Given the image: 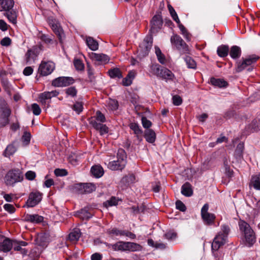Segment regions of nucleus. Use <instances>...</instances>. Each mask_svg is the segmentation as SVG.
I'll return each mask as SVG.
<instances>
[{
    "label": "nucleus",
    "mask_w": 260,
    "mask_h": 260,
    "mask_svg": "<svg viewBox=\"0 0 260 260\" xmlns=\"http://www.w3.org/2000/svg\"><path fill=\"white\" fill-rule=\"evenodd\" d=\"M41 40L46 44H52L53 40L46 35H42L41 36Z\"/></svg>",
    "instance_id": "57"
},
{
    "label": "nucleus",
    "mask_w": 260,
    "mask_h": 260,
    "mask_svg": "<svg viewBox=\"0 0 260 260\" xmlns=\"http://www.w3.org/2000/svg\"><path fill=\"white\" fill-rule=\"evenodd\" d=\"M22 140L25 145L28 144L30 140V134L25 132L22 137Z\"/></svg>",
    "instance_id": "56"
},
{
    "label": "nucleus",
    "mask_w": 260,
    "mask_h": 260,
    "mask_svg": "<svg viewBox=\"0 0 260 260\" xmlns=\"http://www.w3.org/2000/svg\"><path fill=\"white\" fill-rule=\"evenodd\" d=\"M4 208L6 211H8L10 213H13L15 211V209L13 205L10 204H6L4 205Z\"/></svg>",
    "instance_id": "59"
},
{
    "label": "nucleus",
    "mask_w": 260,
    "mask_h": 260,
    "mask_svg": "<svg viewBox=\"0 0 260 260\" xmlns=\"http://www.w3.org/2000/svg\"><path fill=\"white\" fill-rule=\"evenodd\" d=\"M11 44V40L9 37H5L1 41V44L3 46H9Z\"/></svg>",
    "instance_id": "61"
},
{
    "label": "nucleus",
    "mask_w": 260,
    "mask_h": 260,
    "mask_svg": "<svg viewBox=\"0 0 260 260\" xmlns=\"http://www.w3.org/2000/svg\"><path fill=\"white\" fill-rule=\"evenodd\" d=\"M249 187H253L255 189L260 190V174L252 176Z\"/></svg>",
    "instance_id": "21"
},
{
    "label": "nucleus",
    "mask_w": 260,
    "mask_h": 260,
    "mask_svg": "<svg viewBox=\"0 0 260 260\" xmlns=\"http://www.w3.org/2000/svg\"><path fill=\"white\" fill-rule=\"evenodd\" d=\"M25 177L29 180H32L36 177V173L31 171H27L25 174Z\"/></svg>",
    "instance_id": "63"
},
{
    "label": "nucleus",
    "mask_w": 260,
    "mask_h": 260,
    "mask_svg": "<svg viewBox=\"0 0 260 260\" xmlns=\"http://www.w3.org/2000/svg\"><path fill=\"white\" fill-rule=\"evenodd\" d=\"M13 245H0V251L8 252L12 248Z\"/></svg>",
    "instance_id": "58"
},
{
    "label": "nucleus",
    "mask_w": 260,
    "mask_h": 260,
    "mask_svg": "<svg viewBox=\"0 0 260 260\" xmlns=\"http://www.w3.org/2000/svg\"><path fill=\"white\" fill-rule=\"evenodd\" d=\"M73 109L77 113L79 114L83 110V104L81 102H76L73 107Z\"/></svg>",
    "instance_id": "49"
},
{
    "label": "nucleus",
    "mask_w": 260,
    "mask_h": 260,
    "mask_svg": "<svg viewBox=\"0 0 260 260\" xmlns=\"http://www.w3.org/2000/svg\"><path fill=\"white\" fill-rule=\"evenodd\" d=\"M165 237L168 240L174 239L176 238L177 234L174 232L170 231L165 234Z\"/></svg>",
    "instance_id": "62"
},
{
    "label": "nucleus",
    "mask_w": 260,
    "mask_h": 260,
    "mask_svg": "<svg viewBox=\"0 0 260 260\" xmlns=\"http://www.w3.org/2000/svg\"><path fill=\"white\" fill-rule=\"evenodd\" d=\"M178 24V27L180 30L182 35L183 37L187 40L189 41L191 39V36L190 34L188 32L186 28L184 26V25L181 23L180 21L179 23H177Z\"/></svg>",
    "instance_id": "34"
},
{
    "label": "nucleus",
    "mask_w": 260,
    "mask_h": 260,
    "mask_svg": "<svg viewBox=\"0 0 260 260\" xmlns=\"http://www.w3.org/2000/svg\"><path fill=\"white\" fill-rule=\"evenodd\" d=\"M91 172L94 177L100 178L103 175L104 170L101 166L95 165L92 167Z\"/></svg>",
    "instance_id": "26"
},
{
    "label": "nucleus",
    "mask_w": 260,
    "mask_h": 260,
    "mask_svg": "<svg viewBox=\"0 0 260 260\" xmlns=\"http://www.w3.org/2000/svg\"><path fill=\"white\" fill-rule=\"evenodd\" d=\"M83 187L85 189V191L87 192H91L95 189V185L91 183L86 184Z\"/></svg>",
    "instance_id": "54"
},
{
    "label": "nucleus",
    "mask_w": 260,
    "mask_h": 260,
    "mask_svg": "<svg viewBox=\"0 0 260 260\" xmlns=\"http://www.w3.org/2000/svg\"><path fill=\"white\" fill-rule=\"evenodd\" d=\"M172 100H173V103L175 106H179L182 103V100L181 98L178 95H175L173 96Z\"/></svg>",
    "instance_id": "55"
},
{
    "label": "nucleus",
    "mask_w": 260,
    "mask_h": 260,
    "mask_svg": "<svg viewBox=\"0 0 260 260\" xmlns=\"http://www.w3.org/2000/svg\"><path fill=\"white\" fill-rule=\"evenodd\" d=\"M37 241L40 243L51 242L50 236L47 233H41L38 234L37 237Z\"/></svg>",
    "instance_id": "30"
},
{
    "label": "nucleus",
    "mask_w": 260,
    "mask_h": 260,
    "mask_svg": "<svg viewBox=\"0 0 260 260\" xmlns=\"http://www.w3.org/2000/svg\"><path fill=\"white\" fill-rule=\"evenodd\" d=\"M112 248L115 251H131L140 250L142 247L141 245H111Z\"/></svg>",
    "instance_id": "12"
},
{
    "label": "nucleus",
    "mask_w": 260,
    "mask_h": 260,
    "mask_svg": "<svg viewBox=\"0 0 260 260\" xmlns=\"http://www.w3.org/2000/svg\"><path fill=\"white\" fill-rule=\"evenodd\" d=\"M176 208L180 211H185L186 210V207L185 205L180 201H177L176 202Z\"/></svg>",
    "instance_id": "60"
},
{
    "label": "nucleus",
    "mask_w": 260,
    "mask_h": 260,
    "mask_svg": "<svg viewBox=\"0 0 260 260\" xmlns=\"http://www.w3.org/2000/svg\"><path fill=\"white\" fill-rule=\"evenodd\" d=\"M208 204H204L201 209V215L203 220L207 224H210L213 222L215 217L213 214L209 213L208 212Z\"/></svg>",
    "instance_id": "13"
},
{
    "label": "nucleus",
    "mask_w": 260,
    "mask_h": 260,
    "mask_svg": "<svg viewBox=\"0 0 260 260\" xmlns=\"http://www.w3.org/2000/svg\"><path fill=\"white\" fill-rule=\"evenodd\" d=\"M43 216L38 214H27L24 216V220L26 221L30 222L33 223H39L43 221Z\"/></svg>",
    "instance_id": "18"
},
{
    "label": "nucleus",
    "mask_w": 260,
    "mask_h": 260,
    "mask_svg": "<svg viewBox=\"0 0 260 260\" xmlns=\"http://www.w3.org/2000/svg\"><path fill=\"white\" fill-rule=\"evenodd\" d=\"M129 127L132 129L134 133L138 137L139 135L142 134L143 132L138 124L136 123H131L129 124Z\"/></svg>",
    "instance_id": "40"
},
{
    "label": "nucleus",
    "mask_w": 260,
    "mask_h": 260,
    "mask_svg": "<svg viewBox=\"0 0 260 260\" xmlns=\"http://www.w3.org/2000/svg\"><path fill=\"white\" fill-rule=\"evenodd\" d=\"M86 43L88 47L92 51H96L99 48L98 42L90 37H87Z\"/></svg>",
    "instance_id": "25"
},
{
    "label": "nucleus",
    "mask_w": 260,
    "mask_h": 260,
    "mask_svg": "<svg viewBox=\"0 0 260 260\" xmlns=\"http://www.w3.org/2000/svg\"><path fill=\"white\" fill-rule=\"evenodd\" d=\"M14 5L13 0H0V12L9 11L12 9Z\"/></svg>",
    "instance_id": "16"
},
{
    "label": "nucleus",
    "mask_w": 260,
    "mask_h": 260,
    "mask_svg": "<svg viewBox=\"0 0 260 260\" xmlns=\"http://www.w3.org/2000/svg\"><path fill=\"white\" fill-rule=\"evenodd\" d=\"M54 174L56 176H65L68 175V172L66 169H56L54 170Z\"/></svg>",
    "instance_id": "48"
},
{
    "label": "nucleus",
    "mask_w": 260,
    "mask_h": 260,
    "mask_svg": "<svg viewBox=\"0 0 260 260\" xmlns=\"http://www.w3.org/2000/svg\"><path fill=\"white\" fill-rule=\"evenodd\" d=\"M90 59L96 64H106L110 60L109 57L103 53H88Z\"/></svg>",
    "instance_id": "7"
},
{
    "label": "nucleus",
    "mask_w": 260,
    "mask_h": 260,
    "mask_svg": "<svg viewBox=\"0 0 260 260\" xmlns=\"http://www.w3.org/2000/svg\"><path fill=\"white\" fill-rule=\"evenodd\" d=\"M181 193L186 197H190L193 194L191 185L186 182L181 187Z\"/></svg>",
    "instance_id": "23"
},
{
    "label": "nucleus",
    "mask_w": 260,
    "mask_h": 260,
    "mask_svg": "<svg viewBox=\"0 0 260 260\" xmlns=\"http://www.w3.org/2000/svg\"><path fill=\"white\" fill-rule=\"evenodd\" d=\"M35 56L34 51L30 49L28 50L25 55L26 63L31 64L32 62H34Z\"/></svg>",
    "instance_id": "37"
},
{
    "label": "nucleus",
    "mask_w": 260,
    "mask_h": 260,
    "mask_svg": "<svg viewBox=\"0 0 260 260\" xmlns=\"http://www.w3.org/2000/svg\"><path fill=\"white\" fill-rule=\"evenodd\" d=\"M155 52L157 57L158 60L161 64L165 63L166 58L164 55L162 53L160 48L157 46H155Z\"/></svg>",
    "instance_id": "38"
},
{
    "label": "nucleus",
    "mask_w": 260,
    "mask_h": 260,
    "mask_svg": "<svg viewBox=\"0 0 260 260\" xmlns=\"http://www.w3.org/2000/svg\"><path fill=\"white\" fill-rule=\"evenodd\" d=\"M153 39L151 36L146 37L143 42L140 45L139 50L143 55L148 54L152 47Z\"/></svg>",
    "instance_id": "11"
},
{
    "label": "nucleus",
    "mask_w": 260,
    "mask_h": 260,
    "mask_svg": "<svg viewBox=\"0 0 260 260\" xmlns=\"http://www.w3.org/2000/svg\"><path fill=\"white\" fill-rule=\"evenodd\" d=\"M117 204L118 200L115 197H112L109 200H108L104 203L106 207L115 206Z\"/></svg>",
    "instance_id": "51"
},
{
    "label": "nucleus",
    "mask_w": 260,
    "mask_h": 260,
    "mask_svg": "<svg viewBox=\"0 0 260 260\" xmlns=\"http://www.w3.org/2000/svg\"><path fill=\"white\" fill-rule=\"evenodd\" d=\"M68 159L69 162L73 166H76L78 165L79 161L78 156L75 154L70 155Z\"/></svg>",
    "instance_id": "47"
},
{
    "label": "nucleus",
    "mask_w": 260,
    "mask_h": 260,
    "mask_svg": "<svg viewBox=\"0 0 260 260\" xmlns=\"http://www.w3.org/2000/svg\"><path fill=\"white\" fill-rule=\"evenodd\" d=\"M258 58L255 56H251L245 59H242V60L239 61L237 62L236 71L237 72H240L247 67H248L247 70L248 71H251L252 70L251 66L254 63Z\"/></svg>",
    "instance_id": "4"
},
{
    "label": "nucleus",
    "mask_w": 260,
    "mask_h": 260,
    "mask_svg": "<svg viewBox=\"0 0 260 260\" xmlns=\"http://www.w3.org/2000/svg\"><path fill=\"white\" fill-rule=\"evenodd\" d=\"M240 232L243 233L245 241L248 244H253L255 242V236L249 224L240 220L238 222Z\"/></svg>",
    "instance_id": "2"
},
{
    "label": "nucleus",
    "mask_w": 260,
    "mask_h": 260,
    "mask_svg": "<svg viewBox=\"0 0 260 260\" xmlns=\"http://www.w3.org/2000/svg\"><path fill=\"white\" fill-rule=\"evenodd\" d=\"M11 114V111L9 108H5L3 109V114L0 117V127L6 126L9 123V117Z\"/></svg>",
    "instance_id": "17"
},
{
    "label": "nucleus",
    "mask_w": 260,
    "mask_h": 260,
    "mask_svg": "<svg viewBox=\"0 0 260 260\" xmlns=\"http://www.w3.org/2000/svg\"><path fill=\"white\" fill-rule=\"evenodd\" d=\"M161 69L158 64H152L150 66V72L156 77H158L161 72Z\"/></svg>",
    "instance_id": "35"
},
{
    "label": "nucleus",
    "mask_w": 260,
    "mask_h": 260,
    "mask_svg": "<svg viewBox=\"0 0 260 260\" xmlns=\"http://www.w3.org/2000/svg\"><path fill=\"white\" fill-rule=\"evenodd\" d=\"M66 93L69 96L74 97L77 95V90L75 87H70L66 89Z\"/></svg>",
    "instance_id": "45"
},
{
    "label": "nucleus",
    "mask_w": 260,
    "mask_h": 260,
    "mask_svg": "<svg viewBox=\"0 0 260 260\" xmlns=\"http://www.w3.org/2000/svg\"><path fill=\"white\" fill-rule=\"evenodd\" d=\"M74 64L76 70L78 71H82L84 69V63L80 59H75L74 61Z\"/></svg>",
    "instance_id": "44"
},
{
    "label": "nucleus",
    "mask_w": 260,
    "mask_h": 260,
    "mask_svg": "<svg viewBox=\"0 0 260 260\" xmlns=\"http://www.w3.org/2000/svg\"><path fill=\"white\" fill-rule=\"evenodd\" d=\"M184 60L188 68L190 69H195L197 64L196 61L190 56H186Z\"/></svg>",
    "instance_id": "42"
},
{
    "label": "nucleus",
    "mask_w": 260,
    "mask_h": 260,
    "mask_svg": "<svg viewBox=\"0 0 260 260\" xmlns=\"http://www.w3.org/2000/svg\"><path fill=\"white\" fill-rule=\"evenodd\" d=\"M5 16L7 17L10 22H11L13 24H15L17 23V13L16 11L11 10L9 11L6 12Z\"/></svg>",
    "instance_id": "27"
},
{
    "label": "nucleus",
    "mask_w": 260,
    "mask_h": 260,
    "mask_svg": "<svg viewBox=\"0 0 260 260\" xmlns=\"http://www.w3.org/2000/svg\"><path fill=\"white\" fill-rule=\"evenodd\" d=\"M170 41L172 45L175 46L177 49L181 50L184 53L188 51L187 45L179 35L174 34L171 36Z\"/></svg>",
    "instance_id": "5"
},
{
    "label": "nucleus",
    "mask_w": 260,
    "mask_h": 260,
    "mask_svg": "<svg viewBox=\"0 0 260 260\" xmlns=\"http://www.w3.org/2000/svg\"><path fill=\"white\" fill-rule=\"evenodd\" d=\"M136 72L134 71H131L128 72L127 76L122 80V85L128 86L132 84L133 79L135 78Z\"/></svg>",
    "instance_id": "22"
},
{
    "label": "nucleus",
    "mask_w": 260,
    "mask_h": 260,
    "mask_svg": "<svg viewBox=\"0 0 260 260\" xmlns=\"http://www.w3.org/2000/svg\"><path fill=\"white\" fill-rule=\"evenodd\" d=\"M22 179L23 176L19 170H10L5 177V182L7 185H13Z\"/></svg>",
    "instance_id": "3"
},
{
    "label": "nucleus",
    "mask_w": 260,
    "mask_h": 260,
    "mask_svg": "<svg viewBox=\"0 0 260 260\" xmlns=\"http://www.w3.org/2000/svg\"><path fill=\"white\" fill-rule=\"evenodd\" d=\"M90 123L95 129L99 131L101 135L108 133V127L105 124L98 123L96 120H91Z\"/></svg>",
    "instance_id": "14"
},
{
    "label": "nucleus",
    "mask_w": 260,
    "mask_h": 260,
    "mask_svg": "<svg viewBox=\"0 0 260 260\" xmlns=\"http://www.w3.org/2000/svg\"><path fill=\"white\" fill-rule=\"evenodd\" d=\"M241 54V49L237 46H233L231 47L230 55L232 58L236 59L239 58Z\"/></svg>",
    "instance_id": "29"
},
{
    "label": "nucleus",
    "mask_w": 260,
    "mask_h": 260,
    "mask_svg": "<svg viewBox=\"0 0 260 260\" xmlns=\"http://www.w3.org/2000/svg\"><path fill=\"white\" fill-rule=\"evenodd\" d=\"M55 64L51 61H42L40 64L38 72L40 75L46 76L50 75L55 69Z\"/></svg>",
    "instance_id": "6"
},
{
    "label": "nucleus",
    "mask_w": 260,
    "mask_h": 260,
    "mask_svg": "<svg viewBox=\"0 0 260 260\" xmlns=\"http://www.w3.org/2000/svg\"><path fill=\"white\" fill-rule=\"evenodd\" d=\"M228 242V237L226 235L219 233L214 239V244H224Z\"/></svg>",
    "instance_id": "32"
},
{
    "label": "nucleus",
    "mask_w": 260,
    "mask_h": 260,
    "mask_svg": "<svg viewBox=\"0 0 260 260\" xmlns=\"http://www.w3.org/2000/svg\"><path fill=\"white\" fill-rule=\"evenodd\" d=\"M74 80L70 77H59L54 79L52 85L55 87H64L72 84Z\"/></svg>",
    "instance_id": "8"
},
{
    "label": "nucleus",
    "mask_w": 260,
    "mask_h": 260,
    "mask_svg": "<svg viewBox=\"0 0 260 260\" xmlns=\"http://www.w3.org/2000/svg\"><path fill=\"white\" fill-rule=\"evenodd\" d=\"M144 137L148 143H153L155 141L156 134L152 129H147L145 131Z\"/></svg>",
    "instance_id": "20"
},
{
    "label": "nucleus",
    "mask_w": 260,
    "mask_h": 260,
    "mask_svg": "<svg viewBox=\"0 0 260 260\" xmlns=\"http://www.w3.org/2000/svg\"><path fill=\"white\" fill-rule=\"evenodd\" d=\"M108 106L111 110H115L118 109V102L115 100L109 99L108 102Z\"/></svg>",
    "instance_id": "43"
},
{
    "label": "nucleus",
    "mask_w": 260,
    "mask_h": 260,
    "mask_svg": "<svg viewBox=\"0 0 260 260\" xmlns=\"http://www.w3.org/2000/svg\"><path fill=\"white\" fill-rule=\"evenodd\" d=\"M2 244H27L26 242L23 241L18 242L16 240H11L9 238H5L3 240Z\"/></svg>",
    "instance_id": "53"
},
{
    "label": "nucleus",
    "mask_w": 260,
    "mask_h": 260,
    "mask_svg": "<svg viewBox=\"0 0 260 260\" xmlns=\"http://www.w3.org/2000/svg\"><path fill=\"white\" fill-rule=\"evenodd\" d=\"M244 150V144L242 143H239L235 150V156L236 158V159H240L243 155V151Z\"/></svg>",
    "instance_id": "36"
},
{
    "label": "nucleus",
    "mask_w": 260,
    "mask_h": 260,
    "mask_svg": "<svg viewBox=\"0 0 260 260\" xmlns=\"http://www.w3.org/2000/svg\"><path fill=\"white\" fill-rule=\"evenodd\" d=\"M210 83L213 86L220 88L225 87L228 85V83L225 81L220 79H216L214 77L210 79Z\"/></svg>",
    "instance_id": "28"
},
{
    "label": "nucleus",
    "mask_w": 260,
    "mask_h": 260,
    "mask_svg": "<svg viewBox=\"0 0 260 260\" xmlns=\"http://www.w3.org/2000/svg\"><path fill=\"white\" fill-rule=\"evenodd\" d=\"M16 151V148L13 144L9 145L6 148L4 155L5 156H9L13 155Z\"/></svg>",
    "instance_id": "39"
},
{
    "label": "nucleus",
    "mask_w": 260,
    "mask_h": 260,
    "mask_svg": "<svg viewBox=\"0 0 260 260\" xmlns=\"http://www.w3.org/2000/svg\"><path fill=\"white\" fill-rule=\"evenodd\" d=\"M151 30L153 31L157 30L160 29L162 24V21L160 15H155L151 21Z\"/></svg>",
    "instance_id": "19"
},
{
    "label": "nucleus",
    "mask_w": 260,
    "mask_h": 260,
    "mask_svg": "<svg viewBox=\"0 0 260 260\" xmlns=\"http://www.w3.org/2000/svg\"><path fill=\"white\" fill-rule=\"evenodd\" d=\"M31 109L33 114L35 115H39L40 114L41 112V110L39 106L36 103H34L31 105Z\"/></svg>",
    "instance_id": "50"
},
{
    "label": "nucleus",
    "mask_w": 260,
    "mask_h": 260,
    "mask_svg": "<svg viewBox=\"0 0 260 260\" xmlns=\"http://www.w3.org/2000/svg\"><path fill=\"white\" fill-rule=\"evenodd\" d=\"M108 74L112 78H118L120 79L122 78L121 72L118 68H113L109 70Z\"/></svg>",
    "instance_id": "31"
},
{
    "label": "nucleus",
    "mask_w": 260,
    "mask_h": 260,
    "mask_svg": "<svg viewBox=\"0 0 260 260\" xmlns=\"http://www.w3.org/2000/svg\"><path fill=\"white\" fill-rule=\"evenodd\" d=\"M158 78L168 81H173L175 78L174 74L167 68H162Z\"/></svg>",
    "instance_id": "15"
},
{
    "label": "nucleus",
    "mask_w": 260,
    "mask_h": 260,
    "mask_svg": "<svg viewBox=\"0 0 260 260\" xmlns=\"http://www.w3.org/2000/svg\"><path fill=\"white\" fill-rule=\"evenodd\" d=\"M116 160L110 161L107 165L108 168L113 171L123 170L126 164V155L122 149H118L117 153Z\"/></svg>",
    "instance_id": "1"
},
{
    "label": "nucleus",
    "mask_w": 260,
    "mask_h": 260,
    "mask_svg": "<svg viewBox=\"0 0 260 260\" xmlns=\"http://www.w3.org/2000/svg\"><path fill=\"white\" fill-rule=\"evenodd\" d=\"M229 51V47L228 46L225 45H222L218 47L217 50L218 55L221 57H223L227 56Z\"/></svg>",
    "instance_id": "33"
},
{
    "label": "nucleus",
    "mask_w": 260,
    "mask_h": 260,
    "mask_svg": "<svg viewBox=\"0 0 260 260\" xmlns=\"http://www.w3.org/2000/svg\"><path fill=\"white\" fill-rule=\"evenodd\" d=\"M141 120L142 125L144 128H147V129H149V128L151 126V122L148 119H147V118L145 117H142Z\"/></svg>",
    "instance_id": "52"
},
{
    "label": "nucleus",
    "mask_w": 260,
    "mask_h": 260,
    "mask_svg": "<svg viewBox=\"0 0 260 260\" xmlns=\"http://www.w3.org/2000/svg\"><path fill=\"white\" fill-rule=\"evenodd\" d=\"M42 193L38 191L31 192L26 201V206L28 207H34L38 205L42 200Z\"/></svg>",
    "instance_id": "9"
},
{
    "label": "nucleus",
    "mask_w": 260,
    "mask_h": 260,
    "mask_svg": "<svg viewBox=\"0 0 260 260\" xmlns=\"http://www.w3.org/2000/svg\"><path fill=\"white\" fill-rule=\"evenodd\" d=\"M96 120L99 121L101 122H104L106 121V118L104 114H103L100 111H97L96 113Z\"/></svg>",
    "instance_id": "64"
},
{
    "label": "nucleus",
    "mask_w": 260,
    "mask_h": 260,
    "mask_svg": "<svg viewBox=\"0 0 260 260\" xmlns=\"http://www.w3.org/2000/svg\"><path fill=\"white\" fill-rule=\"evenodd\" d=\"M129 210L134 214H138L143 212L144 210V207L143 206H133L129 208Z\"/></svg>",
    "instance_id": "46"
},
{
    "label": "nucleus",
    "mask_w": 260,
    "mask_h": 260,
    "mask_svg": "<svg viewBox=\"0 0 260 260\" xmlns=\"http://www.w3.org/2000/svg\"><path fill=\"white\" fill-rule=\"evenodd\" d=\"M48 22L54 32L58 37L60 42H62V39L64 37V34L60 24L55 19L50 18L48 19Z\"/></svg>",
    "instance_id": "10"
},
{
    "label": "nucleus",
    "mask_w": 260,
    "mask_h": 260,
    "mask_svg": "<svg viewBox=\"0 0 260 260\" xmlns=\"http://www.w3.org/2000/svg\"><path fill=\"white\" fill-rule=\"evenodd\" d=\"M168 10L169 11L170 14L173 19V20L176 22L179 23L180 21V20L179 19V17L178 16L177 14L176 13L175 10L173 8V7L170 4L168 5Z\"/></svg>",
    "instance_id": "41"
},
{
    "label": "nucleus",
    "mask_w": 260,
    "mask_h": 260,
    "mask_svg": "<svg viewBox=\"0 0 260 260\" xmlns=\"http://www.w3.org/2000/svg\"><path fill=\"white\" fill-rule=\"evenodd\" d=\"M81 236L80 230L79 229H75L68 237L69 240L72 242H76L79 239Z\"/></svg>",
    "instance_id": "24"
}]
</instances>
